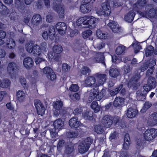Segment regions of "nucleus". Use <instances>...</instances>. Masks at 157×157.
I'll return each mask as SVG.
<instances>
[{
	"label": "nucleus",
	"instance_id": "f257e3e1",
	"mask_svg": "<svg viewBox=\"0 0 157 157\" xmlns=\"http://www.w3.org/2000/svg\"><path fill=\"white\" fill-rule=\"evenodd\" d=\"M98 19L93 17L84 16L78 18L76 21L77 26L82 28H94L98 22Z\"/></svg>",
	"mask_w": 157,
	"mask_h": 157
},
{
	"label": "nucleus",
	"instance_id": "f03ea898",
	"mask_svg": "<svg viewBox=\"0 0 157 157\" xmlns=\"http://www.w3.org/2000/svg\"><path fill=\"white\" fill-rule=\"evenodd\" d=\"M96 13L99 15L109 16L111 13V8L109 3L107 2L103 3L101 8H98L96 10Z\"/></svg>",
	"mask_w": 157,
	"mask_h": 157
},
{
	"label": "nucleus",
	"instance_id": "7ed1b4c3",
	"mask_svg": "<svg viewBox=\"0 0 157 157\" xmlns=\"http://www.w3.org/2000/svg\"><path fill=\"white\" fill-rule=\"evenodd\" d=\"M93 140L90 138H87L85 140L81 142L78 147V150L79 152L82 154L87 152Z\"/></svg>",
	"mask_w": 157,
	"mask_h": 157
},
{
	"label": "nucleus",
	"instance_id": "20e7f679",
	"mask_svg": "<svg viewBox=\"0 0 157 157\" xmlns=\"http://www.w3.org/2000/svg\"><path fill=\"white\" fill-rule=\"evenodd\" d=\"M61 2L62 0H55L53 3L54 9L57 12L60 18L63 17L64 15V9Z\"/></svg>",
	"mask_w": 157,
	"mask_h": 157
},
{
	"label": "nucleus",
	"instance_id": "39448f33",
	"mask_svg": "<svg viewBox=\"0 0 157 157\" xmlns=\"http://www.w3.org/2000/svg\"><path fill=\"white\" fill-rule=\"evenodd\" d=\"M157 136V129L154 128H151L147 129L145 131L144 134V138L145 140L150 141L154 138Z\"/></svg>",
	"mask_w": 157,
	"mask_h": 157
},
{
	"label": "nucleus",
	"instance_id": "423d86ee",
	"mask_svg": "<svg viewBox=\"0 0 157 157\" xmlns=\"http://www.w3.org/2000/svg\"><path fill=\"white\" fill-rule=\"evenodd\" d=\"M103 96V94L101 92H99L97 88L93 89L90 91L88 98V101L89 102H91L95 98H96L98 101H99L101 99Z\"/></svg>",
	"mask_w": 157,
	"mask_h": 157
},
{
	"label": "nucleus",
	"instance_id": "0eeeda50",
	"mask_svg": "<svg viewBox=\"0 0 157 157\" xmlns=\"http://www.w3.org/2000/svg\"><path fill=\"white\" fill-rule=\"evenodd\" d=\"M42 22V18L41 16L38 14L34 15L32 18L31 26L33 28L37 29Z\"/></svg>",
	"mask_w": 157,
	"mask_h": 157
},
{
	"label": "nucleus",
	"instance_id": "6e6552de",
	"mask_svg": "<svg viewBox=\"0 0 157 157\" xmlns=\"http://www.w3.org/2000/svg\"><path fill=\"white\" fill-rule=\"evenodd\" d=\"M156 86L155 78L152 77H150L148 79L147 84L145 85L143 88L144 90L148 92L154 88Z\"/></svg>",
	"mask_w": 157,
	"mask_h": 157
},
{
	"label": "nucleus",
	"instance_id": "1a4fd4ad",
	"mask_svg": "<svg viewBox=\"0 0 157 157\" xmlns=\"http://www.w3.org/2000/svg\"><path fill=\"white\" fill-rule=\"evenodd\" d=\"M141 76L140 73H137L134 77L132 80L130 81L128 84L129 87H132L133 89H136L140 85L139 83L137 82V81L140 78Z\"/></svg>",
	"mask_w": 157,
	"mask_h": 157
},
{
	"label": "nucleus",
	"instance_id": "9d476101",
	"mask_svg": "<svg viewBox=\"0 0 157 157\" xmlns=\"http://www.w3.org/2000/svg\"><path fill=\"white\" fill-rule=\"evenodd\" d=\"M35 105L38 115L42 116L45 111V108L40 100H35L34 101Z\"/></svg>",
	"mask_w": 157,
	"mask_h": 157
},
{
	"label": "nucleus",
	"instance_id": "9b49d317",
	"mask_svg": "<svg viewBox=\"0 0 157 157\" xmlns=\"http://www.w3.org/2000/svg\"><path fill=\"white\" fill-rule=\"evenodd\" d=\"M104 56L103 54L99 52H94V56L92 58L93 62L94 63L101 62V63H104Z\"/></svg>",
	"mask_w": 157,
	"mask_h": 157
},
{
	"label": "nucleus",
	"instance_id": "f8f14e48",
	"mask_svg": "<svg viewBox=\"0 0 157 157\" xmlns=\"http://www.w3.org/2000/svg\"><path fill=\"white\" fill-rule=\"evenodd\" d=\"M96 77V86L98 87L102 85L106 79V75L105 74H97Z\"/></svg>",
	"mask_w": 157,
	"mask_h": 157
},
{
	"label": "nucleus",
	"instance_id": "ddd939ff",
	"mask_svg": "<svg viewBox=\"0 0 157 157\" xmlns=\"http://www.w3.org/2000/svg\"><path fill=\"white\" fill-rule=\"evenodd\" d=\"M56 29L59 33L61 35H63L66 33L67 26L63 22H59L56 26Z\"/></svg>",
	"mask_w": 157,
	"mask_h": 157
},
{
	"label": "nucleus",
	"instance_id": "4468645a",
	"mask_svg": "<svg viewBox=\"0 0 157 157\" xmlns=\"http://www.w3.org/2000/svg\"><path fill=\"white\" fill-rule=\"evenodd\" d=\"M147 124L151 126H154L157 124V113H154L149 116Z\"/></svg>",
	"mask_w": 157,
	"mask_h": 157
},
{
	"label": "nucleus",
	"instance_id": "2eb2a0df",
	"mask_svg": "<svg viewBox=\"0 0 157 157\" xmlns=\"http://www.w3.org/2000/svg\"><path fill=\"white\" fill-rule=\"evenodd\" d=\"M74 51L80 53L84 56H86L89 53L87 47L86 46L83 47L82 45L76 47L74 48Z\"/></svg>",
	"mask_w": 157,
	"mask_h": 157
},
{
	"label": "nucleus",
	"instance_id": "dca6fc26",
	"mask_svg": "<svg viewBox=\"0 0 157 157\" xmlns=\"http://www.w3.org/2000/svg\"><path fill=\"white\" fill-rule=\"evenodd\" d=\"M80 122L76 117H74L71 119L69 121V126L72 128L78 127L81 124Z\"/></svg>",
	"mask_w": 157,
	"mask_h": 157
},
{
	"label": "nucleus",
	"instance_id": "f3484780",
	"mask_svg": "<svg viewBox=\"0 0 157 157\" xmlns=\"http://www.w3.org/2000/svg\"><path fill=\"white\" fill-rule=\"evenodd\" d=\"M147 2V0H137L136 3L133 5V8L136 11L138 9H141L146 6Z\"/></svg>",
	"mask_w": 157,
	"mask_h": 157
},
{
	"label": "nucleus",
	"instance_id": "a211bd4d",
	"mask_svg": "<svg viewBox=\"0 0 157 157\" xmlns=\"http://www.w3.org/2000/svg\"><path fill=\"white\" fill-rule=\"evenodd\" d=\"M101 123L104 127L108 128L112 125V121L108 116L106 115L102 118Z\"/></svg>",
	"mask_w": 157,
	"mask_h": 157
},
{
	"label": "nucleus",
	"instance_id": "6ab92c4d",
	"mask_svg": "<svg viewBox=\"0 0 157 157\" xmlns=\"http://www.w3.org/2000/svg\"><path fill=\"white\" fill-rule=\"evenodd\" d=\"M95 81V78L94 77H88L85 81V85L86 86H93L97 87L96 86Z\"/></svg>",
	"mask_w": 157,
	"mask_h": 157
},
{
	"label": "nucleus",
	"instance_id": "aec40b11",
	"mask_svg": "<svg viewBox=\"0 0 157 157\" xmlns=\"http://www.w3.org/2000/svg\"><path fill=\"white\" fill-rule=\"evenodd\" d=\"M108 27L115 33L120 32V28L117 23L115 21L109 22L107 25Z\"/></svg>",
	"mask_w": 157,
	"mask_h": 157
},
{
	"label": "nucleus",
	"instance_id": "412c9836",
	"mask_svg": "<svg viewBox=\"0 0 157 157\" xmlns=\"http://www.w3.org/2000/svg\"><path fill=\"white\" fill-rule=\"evenodd\" d=\"M34 62L33 59L30 57H27L25 58L23 61V64L27 69L31 68L33 66Z\"/></svg>",
	"mask_w": 157,
	"mask_h": 157
},
{
	"label": "nucleus",
	"instance_id": "4be33fe9",
	"mask_svg": "<svg viewBox=\"0 0 157 157\" xmlns=\"http://www.w3.org/2000/svg\"><path fill=\"white\" fill-rule=\"evenodd\" d=\"M64 125V122L60 119L55 120L53 122L54 128L57 129L58 131L62 129L63 128Z\"/></svg>",
	"mask_w": 157,
	"mask_h": 157
},
{
	"label": "nucleus",
	"instance_id": "5701e85b",
	"mask_svg": "<svg viewBox=\"0 0 157 157\" xmlns=\"http://www.w3.org/2000/svg\"><path fill=\"white\" fill-rule=\"evenodd\" d=\"M17 68V65L15 63L13 62L10 63L8 65L7 72L10 75H12L14 73Z\"/></svg>",
	"mask_w": 157,
	"mask_h": 157
},
{
	"label": "nucleus",
	"instance_id": "b1692460",
	"mask_svg": "<svg viewBox=\"0 0 157 157\" xmlns=\"http://www.w3.org/2000/svg\"><path fill=\"white\" fill-rule=\"evenodd\" d=\"M94 48L97 50H100L105 46V44L103 41L100 39H97L93 42Z\"/></svg>",
	"mask_w": 157,
	"mask_h": 157
},
{
	"label": "nucleus",
	"instance_id": "393cba45",
	"mask_svg": "<svg viewBox=\"0 0 157 157\" xmlns=\"http://www.w3.org/2000/svg\"><path fill=\"white\" fill-rule=\"evenodd\" d=\"M80 10L83 13H88L91 10V5L90 4L85 3L81 5Z\"/></svg>",
	"mask_w": 157,
	"mask_h": 157
},
{
	"label": "nucleus",
	"instance_id": "a878e982",
	"mask_svg": "<svg viewBox=\"0 0 157 157\" xmlns=\"http://www.w3.org/2000/svg\"><path fill=\"white\" fill-rule=\"evenodd\" d=\"M63 106L62 102L60 100H58L56 101L54 104V108L57 110V111L54 112V114L56 116L58 115L59 113V110Z\"/></svg>",
	"mask_w": 157,
	"mask_h": 157
},
{
	"label": "nucleus",
	"instance_id": "bb28decb",
	"mask_svg": "<svg viewBox=\"0 0 157 157\" xmlns=\"http://www.w3.org/2000/svg\"><path fill=\"white\" fill-rule=\"evenodd\" d=\"M138 113V111L137 109L130 108L127 110V116L129 118H132L135 117Z\"/></svg>",
	"mask_w": 157,
	"mask_h": 157
},
{
	"label": "nucleus",
	"instance_id": "cd10ccee",
	"mask_svg": "<svg viewBox=\"0 0 157 157\" xmlns=\"http://www.w3.org/2000/svg\"><path fill=\"white\" fill-rule=\"evenodd\" d=\"M135 16V13L133 11H130L125 15L124 20L130 23L133 21Z\"/></svg>",
	"mask_w": 157,
	"mask_h": 157
},
{
	"label": "nucleus",
	"instance_id": "c85d7f7f",
	"mask_svg": "<svg viewBox=\"0 0 157 157\" xmlns=\"http://www.w3.org/2000/svg\"><path fill=\"white\" fill-rule=\"evenodd\" d=\"M17 98L21 102L25 101V94L21 90H19L17 93Z\"/></svg>",
	"mask_w": 157,
	"mask_h": 157
},
{
	"label": "nucleus",
	"instance_id": "c756f323",
	"mask_svg": "<svg viewBox=\"0 0 157 157\" xmlns=\"http://www.w3.org/2000/svg\"><path fill=\"white\" fill-rule=\"evenodd\" d=\"M124 101V98L121 97H117L114 101V105L116 107L121 106L123 104Z\"/></svg>",
	"mask_w": 157,
	"mask_h": 157
},
{
	"label": "nucleus",
	"instance_id": "7c9ffc66",
	"mask_svg": "<svg viewBox=\"0 0 157 157\" xmlns=\"http://www.w3.org/2000/svg\"><path fill=\"white\" fill-rule=\"evenodd\" d=\"M97 37L100 39H105L107 38L108 34L107 33L98 30L96 32Z\"/></svg>",
	"mask_w": 157,
	"mask_h": 157
},
{
	"label": "nucleus",
	"instance_id": "2f4dec72",
	"mask_svg": "<svg viewBox=\"0 0 157 157\" xmlns=\"http://www.w3.org/2000/svg\"><path fill=\"white\" fill-rule=\"evenodd\" d=\"M34 46L33 42L32 41H29L25 45L26 50L29 53H31L34 48Z\"/></svg>",
	"mask_w": 157,
	"mask_h": 157
},
{
	"label": "nucleus",
	"instance_id": "473e14b6",
	"mask_svg": "<svg viewBox=\"0 0 157 157\" xmlns=\"http://www.w3.org/2000/svg\"><path fill=\"white\" fill-rule=\"evenodd\" d=\"M47 31L49 33V37L52 39H53L55 37V29L54 27L52 25L50 26Z\"/></svg>",
	"mask_w": 157,
	"mask_h": 157
},
{
	"label": "nucleus",
	"instance_id": "72a5a7b5",
	"mask_svg": "<svg viewBox=\"0 0 157 157\" xmlns=\"http://www.w3.org/2000/svg\"><path fill=\"white\" fill-rule=\"evenodd\" d=\"M53 51L56 54H59L63 51L62 46L60 45H56L52 48Z\"/></svg>",
	"mask_w": 157,
	"mask_h": 157
},
{
	"label": "nucleus",
	"instance_id": "f704fd0d",
	"mask_svg": "<svg viewBox=\"0 0 157 157\" xmlns=\"http://www.w3.org/2000/svg\"><path fill=\"white\" fill-rule=\"evenodd\" d=\"M32 53L35 56L40 55L41 53V49L40 47L37 44L34 45Z\"/></svg>",
	"mask_w": 157,
	"mask_h": 157
},
{
	"label": "nucleus",
	"instance_id": "c9c22d12",
	"mask_svg": "<svg viewBox=\"0 0 157 157\" xmlns=\"http://www.w3.org/2000/svg\"><path fill=\"white\" fill-rule=\"evenodd\" d=\"M119 71L116 68H111L109 71L110 76L112 77L115 78L119 75Z\"/></svg>",
	"mask_w": 157,
	"mask_h": 157
},
{
	"label": "nucleus",
	"instance_id": "e433bc0d",
	"mask_svg": "<svg viewBox=\"0 0 157 157\" xmlns=\"http://www.w3.org/2000/svg\"><path fill=\"white\" fill-rule=\"evenodd\" d=\"M148 92H146V90H144L143 91L138 90L136 93V96L139 100L142 99L143 98L145 97Z\"/></svg>",
	"mask_w": 157,
	"mask_h": 157
},
{
	"label": "nucleus",
	"instance_id": "4c0bfd02",
	"mask_svg": "<svg viewBox=\"0 0 157 157\" xmlns=\"http://www.w3.org/2000/svg\"><path fill=\"white\" fill-rule=\"evenodd\" d=\"M125 50V47L123 45L118 46L116 48V52L118 55L123 54Z\"/></svg>",
	"mask_w": 157,
	"mask_h": 157
},
{
	"label": "nucleus",
	"instance_id": "58836bf2",
	"mask_svg": "<svg viewBox=\"0 0 157 157\" xmlns=\"http://www.w3.org/2000/svg\"><path fill=\"white\" fill-rule=\"evenodd\" d=\"M7 47L10 49L14 48L16 46L14 40L12 39H9L6 41Z\"/></svg>",
	"mask_w": 157,
	"mask_h": 157
},
{
	"label": "nucleus",
	"instance_id": "ea45409f",
	"mask_svg": "<svg viewBox=\"0 0 157 157\" xmlns=\"http://www.w3.org/2000/svg\"><path fill=\"white\" fill-rule=\"evenodd\" d=\"M94 131L98 134H101L104 132V130L101 126L98 125L94 126Z\"/></svg>",
	"mask_w": 157,
	"mask_h": 157
},
{
	"label": "nucleus",
	"instance_id": "a19ab883",
	"mask_svg": "<svg viewBox=\"0 0 157 157\" xmlns=\"http://www.w3.org/2000/svg\"><path fill=\"white\" fill-rule=\"evenodd\" d=\"M152 105V104L149 101L146 102L144 104V106L141 110L140 112L142 113H144Z\"/></svg>",
	"mask_w": 157,
	"mask_h": 157
},
{
	"label": "nucleus",
	"instance_id": "79ce46f5",
	"mask_svg": "<svg viewBox=\"0 0 157 157\" xmlns=\"http://www.w3.org/2000/svg\"><path fill=\"white\" fill-rule=\"evenodd\" d=\"M91 107L95 113L98 112L100 110V107L98 103L95 101H94L92 103Z\"/></svg>",
	"mask_w": 157,
	"mask_h": 157
},
{
	"label": "nucleus",
	"instance_id": "37998d69",
	"mask_svg": "<svg viewBox=\"0 0 157 157\" xmlns=\"http://www.w3.org/2000/svg\"><path fill=\"white\" fill-rule=\"evenodd\" d=\"M84 118L86 119L92 120L93 119V112L92 111L87 112L83 115Z\"/></svg>",
	"mask_w": 157,
	"mask_h": 157
},
{
	"label": "nucleus",
	"instance_id": "c03bdc74",
	"mask_svg": "<svg viewBox=\"0 0 157 157\" xmlns=\"http://www.w3.org/2000/svg\"><path fill=\"white\" fill-rule=\"evenodd\" d=\"M156 15L155 10L154 9H150L148 13H146L145 14V16L148 17L150 18L154 17Z\"/></svg>",
	"mask_w": 157,
	"mask_h": 157
},
{
	"label": "nucleus",
	"instance_id": "a18cd8bd",
	"mask_svg": "<svg viewBox=\"0 0 157 157\" xmlns=\"http://www.w3.org/2000/svg\"><path fill=\"white\" fill-rule=\"evenodd\" d=\"M154 48L151 45L148 46L146 49L145 54L146 56H151L153 53Z\"/></svg>",
	"mask_w": 157,
	"mask_h": 157
},
{
	"label": "nucleus",
	"instance_id": "49530a36",
	"mask_svg": "<svg viewBox=\"0 0 157 157\" xmlns=\"http://www.w3.org/2000/svg\"><path fill=\"white\" fill-rule=\"evenodd\" d=\"M122 87L123 85L121 84L119 86L116 88L114 90H111L110 93L111 95V96H114L117 94L122 88Z\"/></svg>",
	"mask_w": 157,
	"mask_h": 157
},
{
	"label": "nucleus",
	"instance_id": "de8ad7c7",
	"mask_svg": "<svg viewBox=\"0 0 157 157\" xmlns=\"http://www.w3.org/2000/svg\"><path fill=\"white\" fill-rule=\"evenodd\" d=\"M92 33V31L88 29L83 31L82 33V36L83 38L85 39L88 38L91 35Z\"/></svg>",
	"mask_w": 157,
	"mask_h": 157
},
{
	"label": "nucleus",
	"instance_id": "09e8293b",
	"mask_svg": "<svg viewBox=\"0 0 157 157\" xmlns=\"http://www.w3.org/2000/svg\"><path fill=\"white\" fill-rule=\"evenodd\" d=\"M43 72L44 74L46 75V76H49V75L52 72V70L50 67H45L43 69Z\"/></svg>",
	"mask_w": 157,
	"mask_h": 157
},
{
	"label": "nucleus",
	"instance_id": "8fccbe9b",
	"mask_svg": "<svg viewBox=\"0 0 157 157\" xmlns=\"http://www.w3.org/2000/svg\"><path fill=\"white\" fill-rule=\"evenodd\" d=\"M65 141L64 140H59L57 144V148L58 151L60 152L63 147L65 146Z\"/></svg>",
	"mask_w": 157,
	"mask_h": 157
},
{
	"label": "nucleus",
	"instance_id": "3c124183",
	"mask_svg": "<svg viewBox=\"0 0 157 157\" xmlns=\"http://www.w3.org/2000/svg\"><path fill=\"white\" fill-rule=\"evenodd\" d=\"M90 72L89 68L86 67H83L80 70L81 74L83 75H86Z\"/></svg>",
	"mask_w": 157,
	"mask_h": 157
},
{
	"label": "nucleus",
	"instance_id": "603ef678",
	"mask_svg": "<svg viewBox=\"0 0 157 157\" xmlns=\"http://www.w3.org/2000/svg\"><path fill=\"white\" fill-rule=\"evenodd\" d=\"M2 87L7 88L9 86L10 84V81L7 78H5L2 81Z\"/></svg>",
	"mask_w": 157,
	"mask_h": 157
},
{
	"label": "nucleus",
	"instance_id": "864d4df0",
	"mask_svg": "<svg viewBox=\"0 0 157 157\" xmlns=\"http://www.w3.org/2000/svg\"><path fill=\"white\" fill-rule=\"evenodd\" d=\"M132 46L134 48L135 52L137 53L139 52V50L141 48V46L138 43L135 42L134 43Z\"/></svg>",
	"mask_w": 157,
	"mask_h": 157
},
{
	"label": "nucleus",
	"instance_id": "5fc2aeb1",
	"mask_svg": "<svg viewBox=\"0 0 157 157\" xmlns=\"http://www.w3.org/2000/svg\"><path fill=\"white\" fill-rule=\"evenodd\" d=\"M49 130L50 135L52 138L55 137L57 135L58 132L59 131H58L57 129H56L55 128L52 129H50Z\"/></svg>",
	"mask_w": 157,
	"mask_h": 157
},
{
	"label": "nucleus",
	"instance_id": "6e6d98bb",
	"mask_svg": "<svg viewBox=\"0 0 157 157\" xmlns=\"http://www.w3.org/2000/svg\"><path fill=\"white\" fill-rule=\"evenodd\" d=\"M78 135V133L77 132H70L67 133V136L68 138H73L76 137Z\"/></svg>",
	"mask_w": 157,
	"mask_h": 157
},
{
	"label": "nucleus",
	"instance_id": "4d7b16f0",
	"mask_svg": "<svg viewBox=\"0 0 157 157\" xmlns=\"http://www.w3.org/2000/svg\"><path fill=\"white\" fill-rule=\"evenodd\" d=\"M73 150V147L72 146H70L67 147L65 150V154H64L63 156L65 157V154H71Z\"/></svg>",
	"mask_w": 157,
	"mask_h": 157
},
{
	"label": "nucleus",
	"instance_id": "13d9d810",
	"mask_svg": "<svg viewBox=\"0 0 157 157\" xmlns=\"http://www.w3.org/2000/svg\"><path fill=\"white\" fill-rule=\"evenodd\" d=\"M69 90L72 91L76 92L78 90L79 87L77 85L72 84L70 87Z\"/></svg>",
	"mask_w": 157,
	"mask_h": 157
},
{
	"label": "nucleus",
	"instance_id": "bf43d9fd",
	"mask_svg": "<svg viewBox=\"0 0 157 157\" xmlns=\"http://www.w3.org/2000/svg\"><path fill=\"white\" fill-rule=\"evenodd\" d=\"M116 125L119 127H121V128H124L126 126V124L123 121H121L120 122L117 121L116 123Z\"/></svg>",
	"mask_w": 157,
	"mask_h": 157
},
{
	"label": "nucleus",
	"instance_id": "052dcab7",
	"mask_svg": "<svg viewBox=\"0 0 157 157\" xmlns=\"http://www.w3.org/2000/svg\"><path fill=\"white\" fill-rule=\"evenodd\" d=\"M0 9L2 10V11L3 12L8 13L9 12L7 7L5 6L0 1Z\"/></svg>",
	"mask_w": 157,
	"mask_h": 157
},
{
	"label": "nucleus",
	"instance_id": "680f3d73",
	"mask_svg": "<svg viewBox=\"0 0 157 157\" xmlns=\"http://www.w3.org/2000/svg\"><path fill=\"white\" fill-rule=\"evenodd\" d=\"M20 82L21 84L23 85L24 88H26L28 87V86L26 84L25 79L22 77L20 78Z\"/></svg>",
	"mask_w": 157,
	"mask_h": 157
},
{
	"label": "nucleus",
	"instance_id": "e2e57ef3",
	"mask_svg": "<svg viewBox=\"0 0 157 157\" xmlns=\"http://www.w3.org/2000/svg\"><path fill=\"white\" fill-rule=\"evenodd\" d=\"M7 96V93L5 91L0 92V101H1Z\"/></svg>",
	"mask_w": 157,
	"mask_h": 157
},
{
	"label": "nucleus",
	"instance_id": "0e129e2a",
	"mask_svg": "<svg viewBox=\"0 0 157 157\" xmlns=\"http://www.w3.org/2000/svg\"><path fill=\"white\" fill-rule=\"evenodd\" d=\"M154 67H151L147 71L146 73V75L149 76L152 75L154 71Z\"/></svg>",
	"mask_w": 157,
	"mask_h": 157
},
{
	"label": "nucleus",
	"instance_id": "69168bd1",
	"mask_svg": "<svg viewBox=\"0 0 157 157\" xmlns=\"http://www.w3.org/2000/svg\"><path fill=\"white\" fill-rule=\"evenodd\" d=\"M124 73L125 74H127L130 71L131 68L129 65H126L124 66Z\"/></svg>",
	"mask_w": 157,
	"mask_h": 157
},
{
	"label": "nucleus",
	"instance_id": "338daca9",
	"mask_svg": "<svg viewBox=\"0 0 157 157\" xmlns=\"http://www.w3.org/2000/svg\"><path fill=\"white\" fill-rule=\"evenodd\" d=\"M47 77L49 79H50L51 80H54L56 78V75L53 71Z\"/></svg>",
	"mask_w": 157,
	"mask_h": 157
},
{
	"label": "nucleus",
	"instance_id": "774afa93",
	"mask_svg": "<svg viewBox=\"0 0 157 157\" xmlns=\"http://www.w3.org/2000/svg\"><path fill=\"white\" fill-rule=\"evenodd\" d=\"M42 35L45 40H47L48 37H49V33L47 30H45L42 33Z\"/></svg>",
	"mask_w": 157,
	"mask_h": 157
}]
</instances>
